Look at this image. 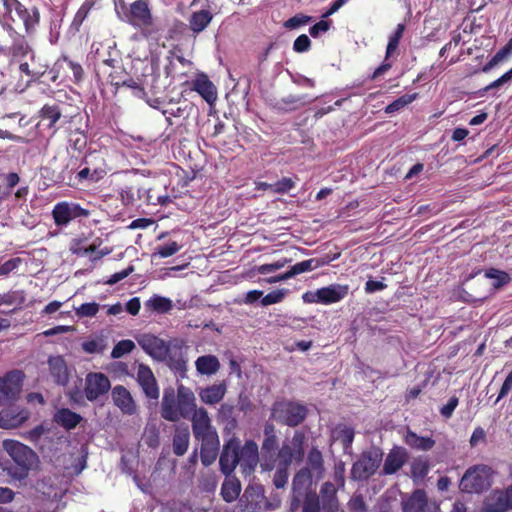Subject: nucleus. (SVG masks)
<instances>
[{
    "label": "nucleus",
    "instance_id": "1",
    "mask_svg": "<svg viewBox=\"0 0 512 512\" xmlns=\"http://www.w3.org/2000/svg\"><path fill=\"white\" fill-rule=\"evenodd\" d=\"M259 461L258 445L252 441H246L240 447V441L232 437L223 447L219 464L223 474L229 476L240 465L241 472L249 476L256 468Z\"/></svg>",
    "mask_w": 512,
    "mask_h": 512
},
{
    "label": "nucleus",
    "instance_id": "2",
    "mask_svg": "<svg viewBox=\"0 0 512 512\" xmlns=\"http://www.w3.org/2000/svg\"><path fill=\"white\" fill-rule=\"evenodd\" d=\"M196 397L194 392L184 386L178 385L177 395L173 388L165 389L161 402V416L170 422H177L180 419L190 418L197 410Z\"/></svg>",
    "mask_w": 512,
    "mask_h": 512
},
{
    "label": "nucleus",
    "instance_id": "3",
    "mask_svg": "<svg viewBox=\"0 0 512 512\" xmlns=\"http://www.w3.org/2000/svg\"><path fill=\"white\" fill-rule=\"evenodd\" d=\"M2 448L16 464V467L7 469L8 474L14 479L22 480L26 478L29 471L38 463L37 454L30 447L17 440H3Z\"/></svg>",
    "mask_w": 512,
    "mask_h": 512
},
{
    "label": "nucleus",
    "instance_id": "4",
    "mask_svg": "<svg viewBox=\"0 0 512 512\" xmlns=\"http://www.w3.org/2000/svg\"><path fill=\"white\" fill-rule=\"evenodd\" d=\"M115 12L121 21L142 29L144 33L153 23L150 9L144 0H137L130 7L124 0H116Z\"/></svg>",
    "mask_w": 512,
    "mask_h": 512
},
{
    "label": "nucleus",
    "instance_id": "5",
    "mask_svg": "<svg viewBox=\"0 0 512 512\" xmlns=\"http://www.w3.org/2000/svg\"><path fill=\"white\" fill-rule=\"evenodd\" d=\"M3 21L5 25L11 27V23L21 22L25 31L30 33L39 22V12L37 8L27 9L18 0H3Z\"/></svg>",
    "mask_w": 512,
    "mask_h": 512
},
{
    "label": "nucleus",
    "instance_id": "6",
    "mask_svg": "<svg viewBox=\"0 0 512 512\" xmlns=\"http://www.w3.org/2000/svg\"><path fill=\"white\" fill-rule=\"evenodd\" d=\"M494 471L486 465H477L469 468L463 475L460 487L468 493H479L492 484Z\"/></svg>",
    "mask_w": 512,
    "mask_h": 512
},
{
    "label": "nucleus",
    "instance_id": "7",
    "mask_svg": "<svg viewBox=\"0 0 512 512\" xmlns=\"http://www.w3.org/2000/svg\"><path fill=\"white\" fill-rule=\"evenodd\" d=\"M307 410L304 405L295 402L282 401L274 404L273 418L288 426L299 425L306 417Z\"/></svg>",
    "mask_w": 512,
    "mask_h": 512
},
{
    "label": "nucleus",
    "instance_id": "8",
    "mask_svg": "<svg viewBox=\"0 0 512 512\" xmlns=\"http://www.w3.org/2000/svg\"><path fill=\"white\" fill-rule=\"evenodd\" d=\"M382 456V452L376 448L363 452L352 466V478L355 480H366L371 477L379 468Z\"/></svg>",
    "mask_w": 512,
    "mask_h": 512
},
{
    "label": "nucleus",
    "instance_id": "9",
    "mask_svg": "<svg viewBox=\"0 0 512 512\" xmlns=\"http://www.w3.org/2000/svg\"><path fill=\"white\" fill-rule=\"evenodd\" d=\"M194 437L202 442L219 438L216 429L212 426L211 419L205 408L199 407L190 417Z\"/></svg>",
    "mask_w": 512,
    "mask_h": 512
},
{
    "label": "nucleus",
    "instance_id": "10",
    "mask_svg": "<svg viewBox=\"0 0 512 512\" xmlns=\"http://www.w3.org/2000/svg\"><path fill=\"white\" fill-rule=\"evenodd\" d=\"M23 374L14 370L0 378V406L15 401L22 389Z\"/></svg>",
    "mask_w": 512,
    "mask_h": 512
},
{
    "label": "nucleus",
    "instance_id": "11",
    "mask_svg": "<svg viewBox=\"0 0 512 512\" xmlns=\"http://www.w3.org/2000/svg\"><path fill=\"white\" fill-rule=\"evenodd\" d=\"M139 346L153 359L157 361H166L169 356L168 344L151 334H144L137 338Z\"/></svg>",
    "mask_w": 512,
    "mask_h": 512
},
{
    "label": "nucleus",
    "instance_id": "12",
    "mask_svg": "<svg viewBox=\"0 0 512 512\" xmlns=\"http://www.w3.org/2000/svg\"><path fill=\"white\" fill-rule=\"evenodd\" d=\"M52 215L56 225L65 226L77 217H87L89 212L76 203L60 202L54 206Z\"/></svg>",
    "mask_w": 512,
    "mask_h": 512
},
{
    "label": "nucleus",
    "instance_id": "13",
    "mask_svg": "<svg viewBox=\"0 0 512 512\" xmlns=\"http://www.w3.org/2000/svg\"><path fill=\"white\" fill-rule=\"evenodd\" d=\"M111 387L110 380L103 373H89L85 379V395L89 401L106 394Z\"/></svg>",
    "mask_w": 512,
    "mask_h": 512
},
{
    "label": "nucleus",
    "instance_id": "14",
    "mask_svg": "<svg viewBox=\"0 0 512 512\" xmlns=\"http://www.w3.org/2000/svg\"><path fill=\"white\" fill-rule=\"evenodd\" d=\"M136 379L142 388L146 397L157 400L159 398V388L152 370L144 365L139 364L136 371Z\"/></svg>",
    "mask_w": 512,
    "mask_h": 512
},
{
    "label": "nucleus",
    "instance_id": "15",
    "mask_svg": "<svg viewBox=\"0 0 512 512\" xmlns=\"http://www.w3.org/2000/svg\"><path fill=\"white\" fill-rule=\"evenodd\" d=\"M404 512H438L435 503H428L424 491L416 490L406 501L403 502Z\"/></svg>",
    "mask_w": 512,
    "mask_h": 512
},
{
    "label": "nucleus",
    "instance_id": "16",
    "mask_svg": "<svg viewBox=\"0 0 512 512\" xmlns=\"http://www.w3.org/2000/svg\"><path fill=\"white\" fill-rule=\"evenodd\" d=\"M30 412L25 409L10 408L0 412V428L14 429L28 420Z\"/></svg>",
    "mask_w": 512,
    "mask_h": 512
},
{
    "label": "nucleus",
    "instance_id": "17",
    "mask_svg": "<svg viewBox=\"0 0 512 512\" xmlns=\"http://www.w3.org/2000/svg\"><path fill=\"white\" fill-rule=\"evenodd\" d=\"M112 400L124 414L133 415L136 413V404L125 387L121 385L115 386L112 389Z\"/></svg>",
    "mask_w": 512,
    "mask_h": 512
},
{
    "label": "nucleus",
    "instance_id": "18",
    "mask_svg": "<svg viewBox=\"0 0 512 512\" xmlns=\"http://www.w3.org/2000/svg\"><path fill=\"white\" fill-rule=\"evenodd\" d=\"M193 90L209 104H213L217 99V89L214 84L204 74H199L192 83Z\"/></svg>",
    "mask_w": 512,
    "mask_h": 512
},
{
    "label": "nucleus",
    "instance_id": "19",
    "mask_svg": "<svg viewBox=\"0 0 512 512\" xmlns=\"http://www.w3.org/2000/svg\"><path fill=\"white\" fill-rule=\"evenodd\" d=\"M407 459L405 449L401 447L393 448L387 455L382 473L385 475H392L402 468Z\"/></svg>",
    "mask_w": 512,
    "mask_h": 512
},
{
    "label": "nucleus",
    "instance_id": "20",
    "mask_svg": "<svg viewBox=\"0 0 512 512\" xmlns=\"http://www.w3.org/2000/svg\"><path fill=\"white\" fill-rule=\"evenodd\" d=\"M227 392V385L225 382L213 384L200 389V400L207 405H215L221 402Z\"/></svg>",
    "mask_w": 512,
    "mask_h": 512
},
{
    "label": "nucleus",
    "instance_id": "21",
    "mask_svg": "<svg viewBox=\"0 0 512 512\" xmlns=\"http://www.w3.org/2000/svg\"><path fill=\"white\" fill-rule=\"evenodd\" d=\"M348 286L340 284H331L319 289L320 304H332L339 302L348 294Z\"/></svg>",
    "mask_w": 512,
    "mask_h": 512
},
{
    "label": "nucleus",
    "instance_id": "22",
    "mask_svg": "<svg viewBox=\"0 0 512 512\" xmlns=\"http://www.w3.org/2000/svg\"><path fill=\"white\" fill-rule=\"evenodd\" d=\"M485 508L489 512H505L511 509L507 489L493 491L486 498Z\"/></svg>",
    "mask_w": 512,
    "mask_h": 512
},
{
    "label": "nucleus",
    "instance_id": "23",
    "mask_svg": "<svg viewBox=\"0 0 512 512\" xmlns=\"http://www.w3.org/2000/svg\"><path fill=\"white\" fill-rule=\"evenodd\" d=\"M213 19V13L209 5L204 8L193 11L189 18L190 29L194 33H200L206 29Z\"/></svg>",
    "mask_w": 512,
    "mask_h": 512
},
{
    "label": "nucleus",
    "instance_id": "24",
    "mask_svg": "<svg viewBox=\"0 0 512 512\" xmlns=\"http://www.w3.org/2000/svg\"><path fill=\"white\" fill-rule=\"evenodd\" d=\"M51 376L60 385H66L69 380L68 368L61 356H52L48 360Z\"/></svg>",
    "mask_w": 512,
    "mask_h": 512
},
{
    "label": "nucleus",
    "instance_id": "25",
    "mask_svg": "<svg viewBox=\"0 0 512 512\" xmlns=\"http://www.w3.org/2000/svg\"><path fill=\"white\" fill-rule=\"evenodd\" d=\"M315 482V477L312 476L311 471L308 468H303L299 470L293 478V493L302 495L306 493Z\"/></svg>",
    "mask_w": 512,
    "mask_h": 512
},
{
    "label": "nucleus",
    "instance_id": "26",
    "mask_svg": "<svg viewBox=\"0 0 512 512\" xmlns=\"http://www.w3.org/2000/svg\"><path fill=\"white\" fill-rule=\"evenodd\" d=\"M145 309L151 312H155L158 314H166L169 313L173 307V301L168 298L158 294H153L144 304Z\"/></svg>",
    "mask_w": 512,
    "mask_h": 512
},
{
    "label": "nucleus",
    "instance_id": "27",
    "mask_svg": "<svg viewBox=\"0 0 512 512\" xmlns=\"http://www.w3.org/2000/svg\"><path fill=\"white\" fill-rule=\"evenodd\" d=\"M195 367L199 374L211 376L220 369V362L214 355H203L196 359Z\"/></svg>",
    "mask_w": 512,
    "mask_h": 512
},
{
    "label": "nucleus",
    "instance_id": "28",
    "mask_svg": "<svg viewBox=\"0 0 512 512\" xmlns=\"http://www.w3.org/2000/svg\"><path fill=\"white\" fill-rule=\"evenodd\" d=\"M219 438L206 440L201 442V462L204 466L211 465L217 458L219 451Z\"/></svg>",
    "mask_w": 512,
    "mask_h": 512
},
{
    "label": "nucleus",
    "instance_id": "29",
    "mask_svg": "<svg viewBox=\"0 0 512 512\" xmlns=\"http://www.w3.org/2000/svg\"><path fill=\"white\" fill-rule=\"evenodd\" d=\"M306 468L311 471L312 476L315 477V481H319L323 477V458L319 450L313 448L309 451Z\"/></svg>",
    "mask_w": 512,
    "mask_h": 512
},
{
    "label": "nucleus",
    "instance_id": "30",
    "mask_svg": "<svg viewBox=\"0 0 512 512\" xmlns=\"http://www.w3.org/2000/svg\"><path fill=\"white\" fill-rule=\"evenodd\" d=\"M405 443L413 449H417L420 451L430 450L435 441L430 437L418 436L416 433L408 430L406 435L404 436Z\"/></svg>",
    "mask_w": 512,
    "mask_h": 512
},
{
    "label": "nucleus",
    "instance_id": "31",
    "mask_svg": "<svg viewBox=\"0 0 512 512\" xmlns=\"http://www.w3.org/2000/svg\"><path fill=\"white\" fill-rule=\"evenodd\" d=\"M81 416L69 409H60L54 415V420L66 429L75 428L81 421Z\"/></svg>",
    "mask_w": 512,
    "mask_h": 512
},
{
    "label": "nucleus",
    "instance_id": "32",
    "mask_svg": "<svg viewBox=\"0 0 512 512\" xmlns=\"http://www.w3.org/2000/svg\"><path fill=\"white\" fill-rule=\"evenodd\" d=\"M241 492V484L235 478H226L222 484L221 494L225 501L232 502L236 500Z\"/></svg>",
    "mask_w": 512,
    "mask_h": 512
},
{
    "label": "nucleus",
    "instance_id": "33",
    "mask_svg": "<svg viewBox=\"0 0 512 512\" xmlns=\"http://www.w3.org/2000/svg\"><path fill=\"white\" fill-rule=\"evenodd\" d=\"M321 496L324 507L328 506L327 512H335L337 510L336 488L334 484L325 482L321 488Z\"/></svg>",
    "mask_w": 512,
    "mask_h": 512
},
{
    "label": "nucleus",
    "instance_id": "34",
    "mask_svg": "<svg viewBox=\"0 0 512 512\" xmlns=\"http://www.w3.org/2000/svg\"><path fill=\"white\" fill-rule=\"evenodd\" d=\"M333 438L343 444L344 449H348L354 440V430L347 425H338L333 430Z\"/></svg>",
    "mask_w": 512,
    "mask_h": 512
},
{
    "label": "nucleus",
    "instance_id": "35",
    "mask_svg": "<svg viewBox=\"0 0 512 512\" xmlns=\"http://www.w3.org/2000/svg\"><path fill=\"white\" fill-rule=\"evenodd\" d=\"M190 434L188 429L177 431L173 438V451L176 455L182 456L189 446Z\"/></svg>",
    "mask_w": 512,
    "mask_h": 512
},
{
    "label": "nucleus",
    "instance_id": "36",
    "mask_svg": "<svg viewBox=\"0 0 512 512\" xmlns=\"http://www.w3.org/2000/svg\"><path fill=\"white\" fill-rule=\"evenodd\" d=\"M418 98V93H412V94H405L394 100L392 103H390L386 108L385 112L387 114L395 113L413 101H415Z\"/></svg>",
    "mask_w": 512,
    "mask_h": 512
},
{
    "label": "nucleus",
    "instance_id": "37",
    "mask_svg": "<svg viewBox=\"0 0 512 512\" xmlns=\"http://www.w3.org/2000/svg\"><path fill=\"white\" fill-rule=\"evenodd\" d=\"M278 459L280 465L290 466L293 460H300L296 448L288 443H284L278 452Z\"/></svg>",
    "mask_w": 512,
    "mask_h": 512
},
{
    "label": "nucleus",
    "instance_id": "38",
    "mask_svg": "<svg viewBox=\"0 0 512 512\" xmlns=\"http://www.w3.org/2000/svg\"><path fill=\"white\" fill-rule=\"evenodd\" d=\"M485 277L494 280L493 286L495 288H500L508 284L511 280L508 273L494 268L486 270Z\"/></svg>",
    "mask_w": 512,
    "mask_h": 512
},
{
    "label": "nucleus",
    "instance_id": "39",
    "mask_svg": "<svg viewBox=\"0 0 512 512\" xmlns=\"http://www.w3.org/2000/svg\"><path fill=\"white\" fill-rule=\"evenodd\" d=\"M40 116L42 119L48 120L49 128H54V125L61 117V111L55 105H45L40 110Z\"/></svg>",
    "mask_w": 512,
    "mask_h": 512
},
{
    "label": "nucleus",
    "instance_id": "40",
    "mask_svg": "<svg viewBox=\"0 0 512 512\" xmlns=\"http://www.w3.org/2000/svg\"><path fill=\"white\" fill-rule=\"evenodd\" d=\"M405 30L404 24H398L394 33L389 37L387 49H386V59H388L397 49L399 45V41L403 36Z\"/></svg>",
    "mask_w": 512,
    "mask_h": 512
},
{
    "label": "nucleus",
    "instance_id": "41",
    "mask_svg": "<svg viewBox=\"0 0 512 512\" xmlns=\"http://www.w3.org/2000/svg\"><path fill=\"white\" fill-rule=\"evenodd\" d=\"M290 261L291 260L286 259V258L279 259L273 263L256 266L254 268V271L261 275H267V274L274 273V272L284 268Z\"/></svg>",
    "mask_w": 512,
    "mask_h": 512
},
{
    "label": "nucleus",
    "instance_id": "42",
    "mask_svg": "<svg viewBox=\"0 0 512 512\" xmlns=\"http://www.w3.org/2000/svg\"><path fill=\"white\" fill-rule=\"evenodd\" d=\"M25 301V293L21 290L11 291L9 293L0 295V306L1 305H14L20 306Z\"/></svg>",
    "mask_w": 512,
    "mask_h": 512
},
{
    "label": "nucleus",
    "instance_id": "43",
    "mask_svg": "<svg viewBox=\"0 0 512 512\" xmlns=\"http://www.w3.org/2000/svg\"><path fill=\"white\" fill-rule=\"evenodd\" d=\"M180 249V244H178L176 241H170L158 246L156 251L153 253V257L159 256L160 258H167L176 254Z\"/></svg>",
    "mask_w": 512,
    "mask_h": 512
},
{
    "label": "nucleus",
    "instance_id": "44",
    "mask_svg": "<svg viewBox=\"0 0 512 512\" xmlns=\"http://www.w3.org/2000/svg\"><path fill=\"white\" fill-rule=\"evenodd\" d=\"M134 348L135 343L132 340H121L112 349L111 357L113 359L121 358L124 355L132 352Z\"/></svg>",
    "mask_w": 512,
    "mask_h": 512
},
{
    "label": "nucleus",
    "instance_id": "45",
    "mask_svg": "<svg viewBox=\"0 0 512 512\" xmlns=\"http://www.w3.org/2000/svg\"><path fill=\"white\" fill-rule=\"evenodd\" d=\"M100 309V305L96 302L83 303L78 307H74L75 313L78 317H93Z\"/></svg>",
    "mask_w": 512,
    "mask_h": 512
},
{
    "label": "nucleus",
    "instance_id": "46",
    "mask_svg": "<svg viewBox=\"0 0 512 512\" xmlns=\"http://www.w3.org/2000/svg\"><path fill=\"white\" fill-rule=\"evenodd\" d=\"M287 294H288L287 289L274 290V291L268 293L267 295H265L264 297H262L261 304L263 306H269L272 304L280 303L284 300V298L286 297Z\"/></svg>",
    "mask_w": 512,
    "mask_h": 512
},
{
    "label": "nucleus",
    "instance_id": "47",
    "mask_svg": "<svg viewBox=\"0 0 512 512\" xmlns=\"http://www.w3.org/2000/svg\"><path fill=\"white\" fill-rule=\"evenodd\" d=\"M289 473L288 466L278 464L277 470L274 475L273 483L276 488H283L288 481Z\"/></svg>",
    "mask_w": 512,
    "mask_h": 512
},
{
    "label": "nucleus",
    "instance_id": "48",
    "mask_svg": "<svg viewBox=\"0 0 512 512\" xmlns=\"http://www.w3.org/2000/svg\"><path fill=\"white\" fill-rule=\"evenodd\" d=\"M62 63H66L68 68L72 71L75 82H79L82 79L83 69L80 64L69 60L67 57H64L62 60L56 63V66H61Z\"/></svg>",
    "mask_w": 512,
    "mask_h": 512
},
{
    "label": "nucleus",
    "instance_id": "49",
    "mask_svg": "<svg viewBox=\"0 0 512 512\" xmlns=\"http://www.w3.org/2000/svg\"><path fill=\"white\" fill-rule=\"evenodd\" d=\"M319 498L315 493L307 494L303 503L302 512H319Z\"/></svg>",
    "mask_w": 512,
    "mask_h": 512
},
{
    "label": "nucleus",
    "instance_id": "50",
    "mask_svg": "<svg viewBox=\"0 0 512 512\" xmlns=\"http://www.w3.org/2000/svg\"><path fill=\"white\" fill-rule=\"evenodd\" d=\"M319 262L315 259H308L293 265V268L297 275L304 272L312 271L319 266Z\"/></svg>",
    "mask_w": 512,
    "mask_h": 512
},
{
    "label": "nucleus",
    "instance_id": "51",
    "mask_svg": "<svg viewBox=\"0 0 512 512\" xmlns=\"http://www.w3.org/2000/svg\"><path fill=\"white\" fill-rule=\"evenodd\" d=\"M294 187V182L290 178H282L271 186L273 193H286Z\"/></svg>",
    "mask_w": 512,
    "mask_h": 512
},
{
    "label": "nucleus",
    "instance_id": "52",
    "mask_svg": "<svg viewBox=\"0 0 512 512\" xmlns=\"http://www.w3.org/2000/svg\"><path fill=\"white\" fill-rule=\"evenodd\" d=\"M133 271H134V267L132 265H130L126 269L112 274L105 281V283L108 285H114V284L120 282L121 280L125 279L126 277H128Z\"/></svg>",
    "mask_w": 512,
    "mask_h": 512
},
{
    "label": "nucleus",
    "instance_id": "53",
    "mask_svg": "<svg viewBox=\"0 0 512 512\" xmlns=\"http://www.w3.org/2000/svg\"><path fill=\"white\" fill-rule=\"evenodd\" d=\"M305 440V436L302 432L296 431L293 435L291 442L289 443L292 447L296 448V452L298 453V458L302 459L304 451H303V443Z\"/></svg>",
    "mask_w": 512,
    "mask_h": 512
},
{
    "label": "nucleus",
    "instance_id": "54",
    "mask_svg": "<svg viewBox=\"0 0 512 512\" xmlns=\"http://www.w3.org/2000/svg\"><path fill=\"white\" fill-rule=\"evenodd\" d=\"M311 45V41L309 37L305 34H302L296 38L293 44V48L296 52L302 53L309 50Z\"/></svg>",
    "mask_w": 512,
    "mask_h": 512
},
{
    "label": "nucleus",
    "instance_id": "55",
    "mask_svg": "<svg viewBox=\"0 0 512 512\" xmlns=\"http://www.w3.org/2000/svg\"><path fill=\"white\" fill-rule=\"evenodd\" d=\"M311 20V18L309 16H305V15H296L290 19H288L285 23H284V26L288 29H295L301 25H305L307 24L309 21Z\"/></svg>",
    "mask_w": 512,
    "mask_h": 512
},
{
    "label": "nucleus",
    "instance_id": "56",
    "mask_svg": "<svg viewBox=\"0 0 512 512\" xmlns=\"http://www.w3.org/2000/svg\"><path fill=\"white\" fill-rule=\"evenodd\" d=\"M20 261L21 260L19 258H13V259H10V260L4 262L3 264H1L0 265V276H6L10 272L15 270L18 267Z\"/></svg>",
    "mask_w": 512,
    "mask_h": 512
},
{
    "label": "nucleus",
    "instance_id": "57",
    "mask_svg": "<svg viewBox=\"0 0 512 512\" xmlns=\"http://www.w3.org/2000/svg\"><path fill=\"white\" fill-rule=\"evenodd\" d=\"M12 50L16 56H26L31 53V50L24 39H20L15 42Z\"/></svg>",
    "mask_w": 512,
    "mask_h": 512
},
{
    "label": "nucleus",
    "instance_id": "58",
    "mask_svg": "<svg viewBox=\"0 0 512 512\" xmlns=\"http://www.w3.org/2000/svg\"><path fill=\"white\" fill-rule=\"evenodd\" d=\"M329 28L330 22L321 20L310 28L309 33L312 37H318L321 33L327 32Z\"/></svg>",
    "mask_w": 512,
    "mask_h": 512
},
{
    "label": "nucleus",
    "instance_id": "59",
    "mask_svg": "<svg viewBox=\"0 0 512 512\" xmlns=\"http://www.w3.org/2000/svg\"><path fill=\"white\" fill-rule=\"evenodd\" d=\"M71 252L80 256H88L95 252V246L91 245L89 247H82L80 242H75L72 244L70 248Z\"/></svg>",
    "mask_w": 512,
    "mask_h": 512
},
{
    "label": "nucleus",
    "instance_id": "60",
    "mask_svg": "<svg viewBox=\"0 0 512 512\" xmlns=\"http://www.w3.org/2000/svg\"><path fill=\"white\" fill-rule=\"evenodd\" d=\"M510 55H512V38L493 57L496 59V61L498 63H501L502 61L507 59Z\"/></svg>",
    "mask_w": 512,
    "mask_h": 512
},
{
    "label": "nucleus",
    "instance_id": "61",
    "mask_svg": "<svg viewBox=\"0 0 512 512\" xmlns=\"http://www.w3.org/2000/svg\"><path fill=\"white\" fill-rule=\"evenodd\" d=\"M511 80H512V74H510V71L508 70L501 77H499L495 81L491 82L488 86H486L485 90L488 91V90L499 88Z\"/></svg>",
    "mask_w": 512,
    "mask_h": 512
},
{
    "label": "nucleus",
    "instance_id": "62",
    "mask_svg": "<svg viewBox=\"0 0 512 512\" xmlns=\"http://www.w3.org/2000/svg\"><path fill=\"white\" fill-rule=\"evenodd\" d=\"M90 4L88 3H84L80 8L79 10L77 11L75 17H74V20H73V23L76 24V25H81L82 22L85 20V18L87 17L89 11H90Z\"/></svg>",
    "mask_w": 512,
    "mask_h": 512
},
{
    "label": "nucleus",
    "instance_id": "63",
    "mask_svg": "<svg viewBox=\"0 0 512 512\" xmlns=\"http://www.w3.org/2000/svg\"><path fill=\"white\" fill-rule=\"evenodd\" d=\"M458 405V399L456 397H452L448 400V402L441 408V414L449 418L454 412L455 408Z\"/></svg>",
    "mask_w": 512,
    "mask_h": 512
},
{
    "label": "nucleus",
    "instance_id": "64",
    "mask_svg": "<svg viewBox=\"0 0 512 512\" xmlns=\"http://www.w3.org/2000/svg\"><path fill=\"white\" fill-rule=\"evenodd\" d=\"M511 390H512V371L506 377V379L500 389L499 395L496 399V403L500 399L504 398Z\"/></svg>",
    "mask_w": 512,
    "mask_h": 512
}]
</instances>
